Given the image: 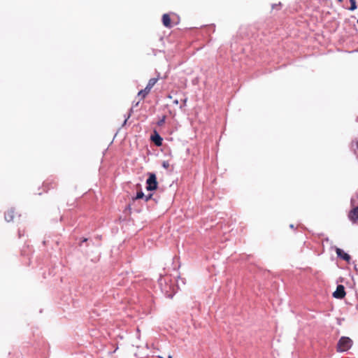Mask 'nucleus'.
Segmentation results:
<instances>
[{
	"label": "nucleus",
	"mask_w": 358,
	"mask_h": 358,
	"mask_svg": "<svg viewBox=\"0 0 358 358\" xmlns=\"http://www.w3.org/2000/svg\"><path fill=\"white\" fill-rule=\"evenodd\" d=\"M152 194H151L148 196H145L144 198H145V201H148L152 198Z\"/></svg>",
	"instance_id": "nucleus-14"
},
{
	"label": "nucleus",
	"mask_w": 358,
	"mask_h": 358,
	"mask_svg": "<svg viewBox=\"0 0 358 358\" xmlns=\"http://www.w3.org/2000/svg\"><path fill=\"white\" fill-rule=\"evenodd\" d=\"M165 118L166 117L164 116L159 122H158V125L161 126L162 125L164 122H165Z\"/></svg>",
	"instance_id": "nucleus-13"
},
{
	"label": "nucleus",
	"mask_w": 358,
	"mask_h": 358,
	"mask_svg": "<svg viewBox=\"0 0 358 358\" xmlns=\"http://www.w3.org/2000/svg\"><path fill=\"white\" fill-rule=\"evenodd\" d=\"M338 2L341 3L343 0H336Z\"/></svg>",
	"instance_id": "nucleus-19"
},
{
	"label": "nucleus",
	"mask_w": 358,
	"mask_h": 358,
	"mask_svg": "<svg viewBox=\"0 0 358 358\" xmlns=\"http://www.w3.org/2000/svg\"><path fill=\"white\" fill-rule=\"evenodd\" d=\"M151 139L156 145H162L163 139L157 132H155V134L152 136Z\"/></svg>",
	"instance_id": "nucleus-9"
},
{
	"label": "nucleus",
	"mask_w": 358,
	"mask_h": 358,
	"mask_svg": "<svg viewBox=\"0 0 358 358\" xmlns=\"http://www.w3.org/2000/svg\"><path fill=\"white\" fill-rule=\"evenodd\" d=\"M146 189L148 191L155 190L157 188L158 182L157 181V177L155 173H149V177L146 180Z\"/></svg>",
	"instance_id": "nucleus-3"
},
{
	"label": "nucleus",
	"mask_w": 358,
	"mask_h": 358,
	"mask_svg": "<svg viewBox=\"0 0 358 358\" xmlns=\"http://www.w3.org/2000/svg\"><path fill=\"white\" fill-rule=\"evenodd\" d=\"M87 241V238H83V241H82V243L86 242Z\"/></svg>",
	"instance_id": "nucleus-17"
},
{
	"label": "nucleus",
	"mask_w": 358,
	"mask_h": 358,
	"mask_svg": "<svg viewBox=\"0 0 358 358\" xmlns=\"http://www.w3.org/2000/svg\"><path fill=\"white\" fill-rule=\"evenodd\" d=\"M157 80L158 79L155 78L150 79L145 88L138 92V96L141 97V100L144 99L145 96L150 92L152 88L156 84Z\"/></svg>",
	"instance_id": "nucleus-2"
},
{
	"label": "nucleus",
	"mask_w": 358,
	"mask_h": 358,
	"mask_svg": "<svg viewBox=\"0 0 358 358\" xmlns=\"http://www.w3.org/2000/svg\"><path fill=\"white\" fill-rule=\"evenodd\" d=\"M357 23H358V19H357Z\"/></svg>",
	"instance_id": "nucleus-20"
},
{
	"label": "nucleus",
	"mask_w": 358,
	"mask_h": 358,
	"mask_svg": "<svg viewBox=\"0 0 358 358\" xmlns=\"http://www.w3.org/2000/svg\"><path fill=\"white\" fill-rule=\"evenodd\" d=\"M159 358H172V356L171 355H169L167 357H166V356H164V357L159 356Z\"/></svg>",
	"instance_id": "nucleus-16"
},
{
	"label": "nucleus",
	"mask_w": 358,
	"mask_h": 358,
	"mask_svg": "<svg viewBox=\"0 0 358 358\" xmlns=\"http://www.w3.org/2000/svg\"><path fill=\"white\" fill-rule=\"evenodd\" d=\"M348 217L353 223L358 222V206L352 208L350 211Z\"/></svg>",
	"instance_id": "nucleus-5"
},
{
	"label": "nucleus",
	"mask_w": 358,
	"mask_h": 358,
	"mask_svg": "<svg viewBox=\"0 0 358 358\" xmlns=\"http://www.w3.org/2000/svg\"><path fill=\"white\" fill-rule=\"evenodd\" d=\"M48 185H50L52 186V188H54V187H56V184H55L53 181H52V182H45V183L43 184V186H44L45 187H46V186H47Z\"/></svg>",
	"instance_id": "nucleus-12"
},
{
	"label": "nucleus",
	"mask_w": 358,
	"mask_h": 358,
	"mask_svg": "<svg viewBox=\"0 0 358 358\" xmlns=\"http://www.w3.org/2000/svg\"><path fill=\"white\" fill-rule=\"evenodd\" d=\"M173 103H174L175 104H178V100H175V101H173Z\"/></svg>",
	"instance_id": "nucleus-18"
},
{
	"label": "nucleus",
	"mask_w": 358,
	"mask_h": 358,
	"mask_svg": "<svg viewBox=\"0 0 358 358\" xmlns=\"http://www.w3.org/2000/svg\"><path fill=\"white\" fill-rule=\"evenodd\" d=\"M163 166L165 167V168H168L169 167V163L168 162H164L163 163Z\"/></svg>",
	"instance_id": "nucleus-15"
},
{
	"label": "nucleus",
	"mask_w": 358,
	"mask_h": 358,
	"mask_svg": "<svg viewBox=\"0 0 358 358\" xmlns=\"http://www.w3.org/2000/svg\"><path fill=\"white\" fill-rule=\"evenodd\" d=\"M350 7L349 8V10H355L357 9V3L356 0H350Z\"/></svg>",
	"instance_id": "nucleus-10"
},
{
	"label": "nucleus",
	"mask_w": 358,
	"mask_h": 358,
	"mask_svg": "<svg viewBox=\"0 0 358 358\" xmlns=\"http://www.w3.org/2000/svg\"><path fill=\"white\" fill-rule=\"evenodd\" d=\"M346 293L345 291V287L342 285H338L336 287V291L333 293V296L336 299H343L345 296Z\"/></svg>",
	"instance_id": "nucleus-4"
},
{
	"label": "nucleus",
	"mask_w": 358,
	"mask_h": 358,
	"mask_svg": "<svg viewBox=\"0 0 358 358\" xmlns=\"http://www.w3.org/2000/svg\"><path fill=\"white\" fill-rule=\"evenodd\" d=\"M144 196H145V195H144L143 192H137V194H136V196L135 197V199H143V198H144Z\"/></svg>",
	"instance_id": "nucleus-11"
},
{
	"label": "nucleus",
	"mask_w": 358,
	"mask_h": 358,
	"mask_svg": "<svg viewBox=\"0 0 358 358\" xmlns=\"http://www.w3.org/2000/svg\"><path fill=\"white\" fill-rule=\"evenodd\" d=\"M171 17L169 14H164L162 15V23L164 27L167 28L171 27Z\"/></svg>",
	"instance_id": "nucleus-8"
},
{
	"label": "nucleus",
	"mask_w": 358,
	"mask_h": 358,
	"mask_svg": "<svg viewBox=\"0 0 358 358\" xmlns=\"http://www.w3.org/2000/svg\"><path fill=\"white\" fill-rule=\"evenodd\" d=\"M17 213L15 212V210L13 208L8 209L5 213V219L7 222H11L14 220V217Z\"/></svg>",
	"instance_id": "nucleus-7"
},
{
	"label": "nucleus",
	"mask_w": 358,
	"mask_h": 358,
	"mask_svg": "<svg viewBox=\"0 0 358 358\" xmlns=\"http://www.w3.org/2000/svg\"><path fill=\"white\" fill-rule=\"evenodd\" d=\"M352 345V341L349 337L342 336L337 344V351L342 352L348 350Z\"/></svg>",
	"instance_id": "nucleus-1"
},
{
	"label": "nucleus",
	"mask_w": 358,
	"mask_h": 358,
	"mask_svg": "<svg viewBox=\"0 0 358 358\" xmlns=\"http://www.w3.org/2000/svg\"><path fill=\"white\" fill-rule=\"evenodd\" d=\"M336 252L338 257L345 260L346 262H349L351 259L350 256L348 254L345 253L343 250L338 248H336Z\"/></svg>",
	"instance_id": "nucleus-6"
}]
</instances>
